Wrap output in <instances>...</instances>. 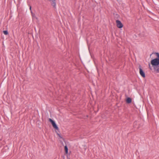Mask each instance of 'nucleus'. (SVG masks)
Masks as SVG:
<instances>
[{"label":"nucleus","mask_w":159,"mask_h":159,"mask_svg":"<svg viewBox=\"0 0 159 159\" xmlns=\"http://www.w3.org/2000/svg\"><path fill=\"white\" fill-rule=\"evenodd\" d=\"M154 54L156 55L157 57L151 60V64L153 66H158L159 65V53L155 52Z\"/></svg>","instance_id":"obj_1"},{"label":"nucleus","mask_w":159,"mask_h":159,"mask_svg":"<svg viewBox=\"0 0 159 159\" xmlns=\"http://www.w3.org/2000/svg\"><path fill=\"white\" fill-rule=\"evenodd\" d=\"M49 121L51 123L53 127L56 129H58V127L55 123V122L50 118H49Z\"/></svg>","instance_id":"obj_2"},{"label":"nucleus","mask_w":159,"mask_h":159,"mask_svg":"<svg viewBox=\"0 0 159 159\" xmlns=\"http://www.w3.org/2000/svg\"><path fill=\"white\" fill-rule=\"evenodd\" d=\"M139 73L140 75L143 77H145V74L143 70L142 69L141 66H139Z\"/></svg>","instance_id":"obj_3"},{"label":"nucleus","mask_w":159,"mask_h":159,"mask_svg":"<svg viewBox=\"0 0 159 159\" xmlns=\"http://www.w3.org/2000/svg\"><path fill=\"white\" fill-rule=\"evenodd\" d=\"M116 25L118 28H121L123 27V25L120 21L118 20H117L116 21Z\"/></svg>","instance_id":"obj_4"},{"label":"nucleus","mask_w":159,"mask_h":159,"mask_svg":"<svg viewBox=\"0 0 159 159\" xmlns=\"http://www.w3.org/2000/svg\"><path fill=\"white\" fill-rule=\"evenodd\" d=\"M154 69L157 73H159V66H156L154 67Z\"/></svg>","instance_id":"obj_5"},{"label":"nucleus","mask_w":159,"mask_h":159,"mask_svg":"<svg viewBox=\"0 0 159 159\" xmlns=\"http://www.w3.org/2000/svg\"><path fill=\"white\" fill-rule=\"evenodd\" d=\"M131 102V99L129 98H128L126 99V102L127 103H129Z\"/></svg>","instance_id":"obj_6"},{"label":"nucleus","mask_w":159,"mask_h":159,"mask_svg":"<svg viewBox=\"0 0 159 159\" xmlns=\"http://www.w3.org/2000/svg\"><path fill=\"white\" fill-rule=\"evenodd\" d=\"M65 150L66 154H67L68 152V149L67 146H66L65 147Z\"/></svg>","instance_id":"obj_7"},{"label":"nucleus","mask_w":159,"mask_h":159,"mask_svg":"<svg viewBox=\"0 0 159 159\" xmlns=\"http://www.w3.org/2000/svg\"><path fill=\"white\" fill-rule=\"evenodd\" d=\"M137 122H136V121L134 123V126L135 127H136L137 129H139V126H138L137 127V125H137Z\"/></svg>","instance_id":"obj_8"},{"label":"nucleus","mask_w":159,"mask_h":159,"mask_svg":"<svg viewBox=\"0 0 159 159\" xmlns=\"http://www.w3.org/2000/svg\"><path fill=\"white\" fill-rule=\"evenodd\" d=\"M3 32L4 34L6 35H7L8 34V32L7 30H4L3 31Z\"/></svg>","instance_id":"obj_9"},{"label":"nucleus","mask_w":159,"mask_h":159,"mask_svg":"<svg viewBox=\"0 0 159 159\" xmlns=\"http://www.w3.org/2000/svg\"><path fill=\"white\" fill-rule=\"evenodd\" d=\"M31 13H32V15L33 17H35V14L33 13L32 11H31Z\"/></svg>","instance_id":"obj_10"},{"label":"nucleus","mask_w":159,"mask_h":159,"mask_svg":"<svg viewBox=\"0 0 159 159\" xmlns=\"http://www.w3.org/2000/svg\"><path fill=\"white\" fill-rule=\"evenodd\" d=\"M30 11H31V6L30 7Z\"/></svg>","instance_id":"obj_11"},{"label":"nucleus","mask_w":159,"mask_h":159,"mask_svg":"<svg viewBox=\"0 0 159 159\" xmlns=\"http://www.w3.org/2000/svg\"><path fill=\"white\" fill-rule=\"evenodd\" d=\"M149 68L150 69H151V66H150V64H149Z\"/></svg>","instance_id":"obj_12"}]
</instances>
